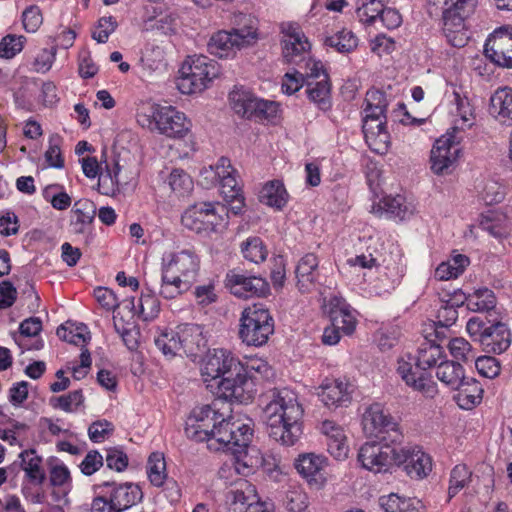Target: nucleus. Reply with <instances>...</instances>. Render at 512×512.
Wrapping results in <instances>:
<instances>
[{"instance_id": "obj_1", "label": "nucleus", "mask_w": 512, "mask_h": 512, "mask_svg": "<svg viewBox=\"0 0 512 512\" xmlns=\"http://www.w3.org/2000/svg\"><path fill=\"white\" fill-rule=\"evenodd\" d=\"M303 413L294 391L288 388L274 390L264 409L269 437L284 446H293L303 433Z\"/></svg>"}, {"instance_id": "obj_2", "label": "nucleus", "mask_w": 512, "mask_h": 512, "mask_svg": "<svg viewBox=\"0 0 512 512\" xmlns=\"http://www.w3.org/2000/svg\"><path fill=\"white\" fill-rule=\"evenodd\" d=\"M204 382L217 381V395L236 401L244 397L247 375L244 364L229 350H208L201 364Z\"/></svg>"}, {"instance_id": "obj_3", "label": "nucleus", "mask_w": 512, "mask_h": 512, "mask_svg": "<svg viewBox=\"0 0 512 512\" xmlns=\"http://www.w3.org/2000/svg\"><path fill=\"white\" fill-rule=\"evenodd\" d=\"M444 358L441 345L426 341L418 348L415 367L410 362L399 359L397 372L406 385L425 397L433 398L437 394V385L427 370L438 366Z\"/></svg>"}, {"instance_id": "obj_4", "label": "nucleus", "mask_w": 512, "mask_h": 512, "mask_svg": "<svg viewBox=\"0 0 512 512\" xmlns=\"http://www.w3.org/2000/svg\"><path fill=\"white\" fill-rule=\"evenodd\" d=\"M198 269L199 259L192 251L165 254L162 257L159 294L165 299L177 297L187 288Z\"/></svg>"}, {"instance_id": "obj_5", "label": "nucleus", "mask_w": 512, "mask_h": 512, "mask_svg": "<svg viewBox=\"0 0 512 512\" xmlns=\"http://www.w3.org/2000/svg\"><path fill=\"white\" fill-rule=\"evenodd\" d=\"M388 100L386 94L377 89L366 93L363 116V133L369 148L383 154L388 150L390 134L386 126Z\"/></svg>"}, {"instance_id": "obj_6", "label": "nucleus", "mask_w": 512, "mask_h": 512, "mask_svg": "<svg viewBox=\"0 0 512 512\" xmlns=\"http://www.w3.org/2000/svg\"><path fill=\"white\" fill-rule=\"evenodd\" d=\"M274 333V319L262 304L245 308L239 324V338L247 346L261 347Z\"/></svg>"}, {"instance_id": "obj_7", "label": "nucleus", "mask_w": 512, "mask_h": 512, "mask_svg": "<svg viewBox=\"0 0 512 512\" xmlns=\"http://www.w3.org/2000/svg\"><path fill=\"white\" fill-rule=\"evenodd\" d=\"M181 222L196 233L218 232L228 225V208L218 202H198L185 210Z\"/></svg>"}, {"instance_id": "obj_8", "label": "nucleus", "mask_w": 512, "mask_h": 512, "mask_svg": "<svg viewBox=\"0 0 512 512\" xmlns=\"http://www.w3.org/2000/svg\"><path fill=\"white\" fill-rule=\"evenodd\" d=\"M362 425L365 434L377 440L401 443L403 439L399 422L382 403L374 402L365 408Z\"/></svg>"}, {"instance_id": "obj_9", "label": "nucleus", "mask_w": 512, "mask_h": 512, "mask_svg": "<svg viewBox=\"0 0 512 512\" xmlns=\"http://www.w3.org/2000/svg\"><path fill=\"white\" fill-rule=\"evenodd\" d=\"M218 65L204 55L190 57L181 68L178 88L183 94L202 92L217 77Z\"/></svg>"}, {"instance_id": "obj_10", "label": "nucleus", "mask_w": 512, "mask_h": 512, "mask_svg": "<svg viewBox=\"0 0 512 512\" xmlns=\"http://www.w3.org/2000/svg\"><path fill=\"white\" fill-rule=\"evenodd\" d=\"M399 443L390 441L367 442L361 446L358 452V461L362 467L374 472H387L392 465H401L404 458L399 454Z\"/></svg>"}, {"instance_id": "obj_11", "label": "nucleus", "mask_w": 512, "mask_h": 512, "mask_svg": "<svg viewBox=\"0 0 512 512\" xmlns=\"http://www.w3.org/2000/svg\"><path fill=\"white\" fill-rule=\"evenodd\" d=\"M253 422L251 419H239L228 416L224 424L216 432L217 447L231 450L235 455L246 453L253 438Z\"/></svg>"}, {"instance_id": "obj_12", "label": "nucleus", "mask_w": 512, "mask_h": 512, "mask_svg": "<svg viewBox=\"0 0 512 512\" xmlns=\"http://www.w3.org/2000/svg\"><path fill=\"white\" fill-rule=\"evenodd\" d=\"M257 38L256 29L252 25L232 28L230 31L220 30L214 33L207 48L210 54L219 58L233 56L237 50L251 45Z\"/></svg>"}, {"instance_id": "obj_13", "label": "nucleus", "mask_w": 512, "mask_h": 512, "mask_svg": "<svg viewBox=\"0 0 512 512\" xmlns=\"http://www.w3.org/2000/svg\"><path fill=\"white\" fill-rule=\"evenodd\" d=\"M215 174L219 178L220 191L229 204L230 211L235 215L239 214L244 207V196L242 187L236 179V170L228 158L221 157L218 160Z\"/></svg>"}, {"instance_id": "obj_14", "label": "nucleus", "mask_w": 512, "mask_h": 512, "mask_svg": "<svg viewBox=\"0 0 512 512\" xmlns=\"http://www.w3.org/2000/svg\"><path fill=\"white\" fill-rule=\"evenodd\" d=\"M149 122L160 134L169 138H182L191 127L185 114L173 106H156Z\"/></svg>"}, {"instance_id": "obj_15", "label": "nucleus", "mask_w": 512, "mask_h": 512, "mask_svg": "<svg viewBox=\"0 0 512 512\" xmlns=\"http://www.w3.org/2000/svg\"><path fill=\"white\" fill-rule=\"evenodd\" d=\"M484 53L496 65L512 68V28L500 27L486 40Z\"/></svg>"}, {"instance_id": "obj_16", "label": "nucleus", "mask_w": 512, "mask_h": 512, "mask_svg": "<svg viewBox=\"0 0 512 512\" xmlns=\"http://www.w3.org/2000/svg\"><path fill=\"white\" fill-rule=\"evenodd\" d=\"M459 142L455 136L447 133L436 140L431 150V169L437 175L450 172V168L456 163L460 154Z\"/></svg>"}, {"instance_id": "obj_17", "label": "nucleus", "mask_w": 512, "mask_h": 512, "mask_svg": "<svg viewBox=\"0 0 512 512\" xmlns=\"http://www.w3.org/2000/svg\"><path fill=\"white\" fill-rule=\"evenodd\" d=\"M443 32L447 41L454 47H463L469 40L468 31L465 29L464 5H455L448 2L443 5Z\"/></svg>"}, {"instance_id": "obj_18", "label": "nucleus", "mask_w": 512, "mask_h": 512, "mask_svg": "<svg viewBox=\"0 0 512 512\" xmlns=\"http://www.w3.org/2000/svg\"><path fill=\"white\" fill-rule=\"evenodd\" d=\"M225 284L233 295L244 299L265 296L269 292V284L265 279L256 276H245L235 271L227 274Z\"/></svg>"}, {"instance_id": "obj_19", "label": "nucleus", "mask_w": 512, "mask_h": 512, "mask_svg": "<svg viewBox=\"0 0 512 512\" xmlns=\"http://www.w3.org/2000/svg\"><path fill=\"white\" fill-rule=\"evenodd\" d=\"M205 416L206 419L201 421L200 424H186L185 434L187 438L195 442L206 441L209 449L219 450L220 447L215 445L216 432L219 431L220 426L224 424L228 416L220 412L219 409L209 417Z\"/></svg>"}, {"instance_id": "obj_20", "label": "nucleus", "mask_w": 512, "mask_h": 512, "mask_svg": "<svg viewBox=\"0 0 512 512\" xmlns=\"http://www.w3.org/2000/svg\"><path fill=\"white\" fill-rule=\"evenodd\" d=\"M102 487L107 488L106 495L110 503H113L118 512H123L139 503L143 498V492L139 485L125 482H104Z\"/></svg>"}, {"instance_id": "obj_21", "label": "nucleus", "mask_w": 512, "mask_h": 512, "mask_svg": "<svg viewBox=\"0 0 512 512\" xmlns=\"http://www.w3.org/2000/svg\"><path fill=\"white\" fill-rule=\"evenodd\" d=\"M284 38L282 40L283 57L288 63L298 64L306 59L310 43L298 27L288 24L282 27Z\"/></svg>"}, {"instance_id": "obj_22", "label": "nucleus", "mask_w": 512, "mask_h": 512, "mask_svg": "<svg viewBox=\"0 0 512 512\" xmlns=\"http://www.w3.org/2000/svg\"><path fill=\"white\" fill-rule=\"evenodd\" d=\"M181 353L196 360L207 349V338L204 334V328L198 324L179 325Z\"/></svg>"}, {"instance_id": "obj_23", "label": "nucleus", "mask_w": 512, "mask_h": 512, "mask_svg": "<svg viewBox=\"0 0 512 512\" xmlns=\"http://www.w3.org/2000/svg\"><path fill=\"white\" fill-rule=\"evenodd\" d=\"M489 331L482 336L480 345L488 353L500 354L511 344V334L507 325L496 318L489 320Z\"/></svg>"}, {"instance_id": "obj_24", "label": "nucleus", "mask_w": 512, "mask_h": 512, "mask_svg": "<svg viewBox=\"0 0 512 512\" xmlns=\"http://www.w3.org/2000/svg\"><path fill=\"white\" fill-rule=\"evenodd\" d=\"M318 393L320 400L328 408L347 406L351 400L350 384L347 381L335 379L323 383Z\"/></svg>"}, {"instance_id": "obj_25", "label": "nucleus", "mask_w": 512, "mask_h": 512, "mask_svg": "<svg viewBox=\"0 0 512 512\" xmlns=\"http://www.w3.org/2000/svg\"><path fill=\"white\" fill-rule=\"evenodd\" d=\"M399 454L404 460L401 465H405V471L411 478H423L432 470L431 458L418 447L405 448L399 447Z\"/></svg>"}, {"instance_id": "obj_26", "label": "nucleus", "mask_w": 512, "mask_h": 512, "mask_svg": "<svg viewBox=\"0 0 512 512\" xmlns=\"http://www.w3.org/2000/svg\"><path fill=\"white\" fill-rule=\"evenodd\" d=\"M325 465V458L314 453H307L299 455L295 461V468L300 475H302L310 485L317 488L321 487L325 478L322 470Z\"/></svg>"}, {"instance_id": "obj_27", "label": "nucleus", "mask_w": 512, "mask_h": 512, "mask_svg": "<svg viewBox=\"0 0 512 512\" xmlns=\"http://www.w3.org/2000/svg\"><path fill=\"white\" fill-rule=\"evenodd\" d=\"M322 433L327 437V450L337 460L347 457L348 445L343 428L335 422L326 420L321 425Z\"/></svg>"}, {"instance_id": "obj_28", "label": "nucleus", "mask_w": 512, "mask_h": 512, "mask_svg": "<svg viewBox=\"0 0 512 512\" xmlns=\"http://www.w3.org/2000/svg\"><path fill=\"white\" fill-rule=\"evenodd\" d=\"M489 113L503 124L512 122V88L500 87L492 94Z\"/></svg>"}, {"instance_id": "obj_29", "label": "nucleus", "mask_w": 512, "mask_h": 512, "mask_svg": "<svg viewBox=\"0 0 512 512\" xmlns=\"http://www.w3.org/2000/svg\"><path fill=\"white\" fill-rule=\"evenodd\" d=\"M330 319L333 325L343 333L350 335L356 327V318L350 306L342 298L334 297L330 301Z\"/></svg>"}, {"instance_id": "obj_30", "label": "nucleus", "mask_w": 512, "mask_h": 512, "mask_svg": "<svg viewBox=\"0 0 512 512\" xmlns=\"http://www.w3.org/2000/svg\"><path fill=\"white\" fill-rule=\"evenodd\" d=\"M231 512H272L264 502H260L255 487L245 483V489H236Z\"/></svg>"}, {"instance_id": "obj_31", "label": "nucleus", "mask_w": 512, "mask_h": 512, "mask_svg": "<svg viewBox=\"0 0 512 512\" xmlns=\"http://www.w3.org/2000/svg\"><path fill=\"white\" fill-rule=\"evenodd\" d=\"M319 261L314 253H307L296 266L297 285L302 292L310 290L317 280Z\"/></svg>"}, {"instance_id": "obj_32", "label": "nucleus", "mask_w": 512, "mask_h": 512, "mask_svg": "<svg viewBox=\"0 0 512 512\" xmlns=\"http://www.w3.org/2000/svg\"><path fill=\"white\" fill-rule=\"evenodd\" d=\"M306 94L320 110L328 111L331 106V85L328 75L317 81L306 82Z\"/></svg>"}, {"instance_id": "obj_33", "label": "nucleus", "mask_w": 512, "mask_h": 512, "mask_svg": "<svg viewBox=\"0 0 512 512\" xmlns=\"http://www.w3.org/2000/svg\"><path fill=\"white\" fill-rule=\"evenodd\" d=\"M21 467L28 480L34 485H42L46 480V473L42 467V457L34 449L24 450L19 455Z\"/></svg>"}, {"instance_id": "obj_34", "label": "nucleus", "mask_w": 512, "mask_h": 512, "mask_svg": "<svg viewBox=\"0 0 512 512\" xmlns=\"http://www.w3.org/2000/svg\"><path fill=\"white\" fill-rule=\"evenodd\" d=\"M456 390L458 405L463 409H472L482 401L484 390L475 378L465 377L461 387Z\"/></svg>"}, {"instance_id": "obj_35", "label": "nucleus", "mask_w": 512, "mask_h": 512, "mask_svg": "<svg viewBox=\"0 0 512 512\" xmlns=\"http://www.w3.org/2000/svg\"><path fill=\"white\" fill-rule=\"evenodd\" d=\"M436 376L443 384L455 390L461 387L465 373L462 365L455 361L443 360L437 366Z\"/></svg>"}, {"instance_id": "obj_36", "label": "nucleus", "mask_w": 512, "mask_h": 512, "mask_svg": "<svg viewBox=\"0 0 512 512\" xmlns=\"http://www.w3.org/2000/svg\"><path fill=\"white\" fill-rule=\"evenodd\" d=\"M259 198L262 203L281 210L287 204L289 195L282 181L272 180L263 186Z\"/></svg>"}, {"instance_id": "obj_37", "label": "nucleus", "mask_w": 512, "mask_h": 512, "mask_svg": "<svg viewBox=\"0 0 512 512\" xmlns=\"http://www.w3.org/2000/svg\"><path fill=\"white\" fill-rule=\"evenodd\" d=\"M72 212L75 214V220L71 221L73 231L77 234H82L92 223L96 215V207L94 202L88 199H81L74 203Z\"/></svg>"}, {"instance_id": "obj_38", "label": "nucleus", "mask_w": 512, "mask_h": 512, "mask_svg": "<svg viewBox=\"0 0 512 512\" xmlns=\"http://www.w3.org/2000/svg\"><path fill=\"white\" fill-rule=\"evenodd\" d=\"M232 109L236 114L247 118H253L254 104L258 98L244 88H235L229 95Z\"/></svg>"}, {"instance_id": "obj_39", "label": "nucleus", "mask_w": 512, "mask_h": 512, "mask_svg": "<svg viewBox=\"0 0 512 512\" xmlns=\"http://www.w3.org/2000/svg\"><path fill=\"white\" fill-rule=\"evenodd\" d=\"M378 206L382 213L395 220H405L413 213L412 209L407 205L405 198L401 195L384 197Z\"/></svg>"}, {"instance_id": "obj_40", "label": "nucleus", "mask_w": 512, "mask_h": 512, "mask_svg": "<svg viewBox=\"0 0 512 512\" xmlns=\"http://www.w3.org/2000/svg\"><path fill=\"white\" fill-rule=\"evenodd\" d=\"M155 346L162 354L171 359L175 356H182L179 326L176 330H165L154 339Z\"/></svg>"}, {"instance_id": "obj_41", "label": "nucleus", "mask_w": 512, "mask_h": 512, "mask_svg": "<svg viewBox=\"0 0 512 512\" xmlns=\"http://www.w3.org/2000/svg\"><path fill=\"white\" fill-rule=\"evenodd\" d=\"M470 261L466 255L455 254L446 262H442L435 270V278L438 280H449L461 275Z\"/></svg>"}, {"instance_id": "obj_42", "label": "nucleus", "mask_w": 512, "mask_h": 512, "mask_svg": "<svg viewBox=\"0 0 512 512\" xmlns=\"http://www.w3.org/2000/svg\"><path fill=\"white\" fill-rule=\"evenodd\" d=\"M496 303L494 292L488 288H481L470 294L468 309L473 312H486L491 317Z\"/></svg>"}, {"instance_id": "obj_43", "label": "nucleus", "mask_w": 512, "mask_h": 512, "mask_svg": "<svg viewBox=\"0 0 512 512\" xmlns=\"http://www.w3.org/2000/svg\"><path fill=\"white\" fill-rule=\"evenodd\" d=\"M324 44L334 48L339 53H350L358 46V38L354 33L347 29H342L334 35L327 36Z\"/></svg>"}, {"instance_id": "obj_44", "label": "nucleus", "mask_w": 512, "mask_h": 512, "mask_svg": "<svg viewBox=\"0 0 512 512\" xmlns=\"http://www.w3.org/2000/svg\"><path fill=\"white\" fill-rule=\"evenodd\" d=\"M244 369L246 370L247 375V385L245 386L246 389H244L243 399L236 400L237 402H245L252 398L253 379L256 378V373L262 377H268L271 370L268 363L262 359L249 361L246 365H244Z\"/></svg>"}, {"instance_id": "obj_45", "label": "nucleus", "mask_w": 512, "mask_h": 512, "mask_svg": "<svg viewBox=\"0 0 512 512\" xmlns=\"http://www.w3.org/2000/svg\"><path fill=\"white\" fill-rule=\"evenodd\" d=\"M134 301V297L125 300V302L128 303L127 307H129L131 311L137 312ZM138 302V313L143 320H152L158 315L160 308L159 302L155 296L150 294L142 295Z\"/></svg>"}, {"instance_id": "obj_46", "label": "nucleus", "mask_w": 512, "mask_h": 512, "mask_svg": "<svg viewBox=\"0 0 512 512\" xmlns=\"http://www.w3.org/2000/svg\"><path fill=\"white\" fill-rule=\"evenodd\" d=\"M472 472L464 464L456 465L451 473L448 488V497L452 499L455 497L464 487L471 482Z\"/></svg>"}, {"instance_id": "obj_47", "label": "nucleus", "mask_w": 512, "mask_h": 512, "mask_svg": "<svg viewBox=\"0 0 512 512\" xmlns=\"http://www.w3.org/2000/svg\"><path fill=\"white\" fill-rule=\"evenodd\" d=\"M166 463L164 455L159 452L152 453L147 462V475L154 486L160 487L163 485L166 478Z\"/></svg>"}, {"instance_id": "obj_48", "label": "nucleus", "mask_w": 512, "mask_h": 512, "mask_svg": "<svg viewBox=\"0 0 512 512\" xmlns=\"http://www.w3.org/2000/svg\"><path fill=\"white\" fill-rule=\"evenodd\" d=\"M241 252L245 259L256 264L263 262L268 255L267 248L259 237H249L244 241Z\"/></svg>"}, {"instance_id": "obj_49", "label": "nucleus", "mask_w": 512, "mask_h": 512, "mask_svg": "<svg viewBox=\"0 0 512 512\" xmlns=\"http://www.w3.org/2000/svg\"><path fill=\"white\" fill-rule=\"evenodd\" d=\"M384 5V3H381V0H362V5L357 8L356 15L362 23L374 24L378 21Z\"/></svg>"}, {"instance_id": "obj_50", "label": "nucleus", "mask_w": 512, "mask_h": 512, "mask_svg": "<svg viewBox=\"0 0 512 512\" xmlns=\"http://www.w3.org/2000/svg\"><path fill=\"white\" fill-rule=\"evenodd\" d=\"M49 466V481L51 486L67 487L70 485V471L63 463H58L57 459H50Z\"/></svg>"}, {"instance_id": "obj_51", "label": "nucleus", "mask_w": 512, "mask_h": 512, "mask_svg": "<svg viewBox=\"0 0 512 512\" xmlns=\"http://www.w3.org/2000/svg\"><path fill=\"white\" fill-rule=\"evenodd\" d=\"M168 184L170 188L180 196L189 193L193 187L191 177L181 169H174L170 173Z\"/></svg>"}, {"instance_id": "obj_52", "label": "nucleus", "mask_w": 512, "mask_h": 512, "mask_svg": "<svg viewBox=\"0 0 512 512\" xmlns=\"http://www.w3.org/2000/svg\"><path fill=\"white\" fill-rule=\"evenodd\" d=\"M26 38L24 36L6 35L0 42V57L11 59L22 51Z\"/></svg>"}, {"instance_id": "obj_53", "label": "nucleus", "mask_w": 512, "mask_h": 512, "mask_svg": "<svg viewBox=\"0 0 512 512\" xmlns=\"http://www.w3.org/2000/svg\"><path fill=\"white\" fill-rule=\"evenodd\" d=\"M84 402V396L82 390H74L67 395L59 397H52L50 399V405L54 408H60L65 412L72 411V405L80 406Z\"/></svg>"}, {"instance_id": "obj_54", "label": "nucleus", "mask_w": 512, "mask_h": 512, "mask_svg": "<svg viewBox=\"0 0 512 512\" xmlns=\"http://www.w3.org/2000/svg\"><path fill=\"white\" fill-rule=\"evenodd\" d=\"M286 508L291 512H301L307 507V495L300 487H291L285 495Z\"/></svg>"}, {"instance_id": "obj_55", "label": "nucleus", "mask_w": 512, "mask_h": 512, "mask_svg": "<svg viewBox=\"0 0 512 512\" xmlns=\"http://www.w3.org/2000/svg\"><path fill=\"white\" fill-rule=\"evenodd\" d=\"M114 432V425L106 419L97 420L90 424L88 436L94 443H101Z\"/></svg>"}, {"instance_id": "obj_56", "label": "nucleus", "mask_w": 512, "mask_h": 512, "mask_svg": "<svg viewBox=\"0 0 512 512\" xmlns=\"http://www.w3.org/2000/svg\"><path fill=\"white\" fill-rule=\"evenodd\" d=\"M475 367L480 375L493 379L500 374L499 361L492 356H480L475 360Z\"/></svg>"}, {"instance_id": "obj_57", "label": "nucleus", "mask_w": 512, "mask_h": 512, "mask_svg": "<svg viewBox=\"0 0 512 512\" xmlns=\"http://www.w3.org/2000/svg\"><path fill=\"white\" fill-rule=\"evenodd\" d=\"M118 24L114 17L107 16L98 20L95 30L92 32V38L98 43H106L110 34H112Z\"/></svg>"}, {"instance_id": "obj_58", "label": "nucleus", "mask_w": 512, "mask_h": 512, "mask_svg": "<svg viewBox=\"0 0 512 512\" xmlns=\"http://www.w3.org/2000/svg\"><path fill=\"white\" fill-rule=\"evenodd\" d=\"M451 355L457 360L467 361L474 359L471 344L464 338H454L449 342Z\"/></svg>"}, {"instance_id": "obj_59", "label": "nucleus", "mask_w": 512, "mask_h": 512, "mask_svg": "<svg viewBox=\"0 0 512 512\" xmlns=\"http://www.w3.org/2000/svg\"><path fill=\"white\" fill-rule=\"evenodd\" d=\"M106 465L109 469L117 472L124 471L128 466V456L118 448H109L106 450Z\"/></svg>"}, {"instance_id": "obj_60", "label": "nucleus", "mask_w": 512, "mask_h": 512, "mask_svg": "<svg viewBox=\"0 0 512 512\" xmlns=\"http://www.w3.org/2000/svg\"><path fill=\"white\" fill-rule=\"evenodd\" d=\"M254 106L252 119L255 120H270L278 113V104L274 101L258 99Z\"/></svg>"}, {"instance_id": "obj_61", "label": "nucleus", "mask_w": 512, "mask_h": 512, "mask_svg": "<svg viewBox=\"0 0 512 512\" xmlns=\"http://www.w3.org/2000/svg\"><path fill=\"white\" fill-rule=\"evenodd\" d=\"M42 22H43V17H42L39 7L32 5L23 11L22 23H23L24 29L27 32H29V33L36 32L38 30V28L41 26Z\"/></svg>"}, {"instance_id": "obj_62", "label": "nucleus", "mask_w": 512, "mask_h": 512, "mask_svg": "<svg viewBox=\"0 0 512 512\" xmlns=\"http://www.w3.org/2000/svg\"><path fill=\"white\" fill-rule=\"evenodd\" d=\"M489 320L491 319L488 318V316L485 318L476 316L468 320L466 329L474 341H478L480 343L482 336L489 331Z\"/></svg>"}, {"instance_id": "obj_63", "label": "nucleus", "mask_w": 512, "mask_h": 512, "mask_svg": "<svg viewBox=\"0 0 512 512\" xmlns=\"http://www.w3.org/2000/svg\"><path fill=\"white\" fill-rule=\"evenodd\" d=\"M458 318V311L453 305L443 302L442 306L438 309L436 316V329L451 327Z\"/></svg>"}, {"instance_id": "obj_64", "label": "nucleus", "mask_w": 512, "mask_h": 512, "mask_svg": "<svg viewBox=\"0 0 512 512\" xmlns=\"http://www.w3.org/2000/svg\"><path fill=\"white\" fill-rule=\"evenodd\" d=\"M103 463V456L97 450H91L81 462L80 469L84 475L90 476L98 471L103 466Z\"/></svg>"}]
</instances>
